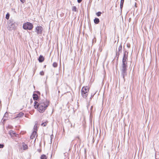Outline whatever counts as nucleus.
I'll list each match as a JSON object with an SVG mask.
<instances>
[{"label":"nucleus","mask_w":159,"mask_h":159,"mask_svg":"<svg viewBox=\"0 0 159 159\" xmlns=\"http://www.w3.org/2000/svg\"><path fill=\"white\" fill-rule=\"evenodd\" d=\"M127 54H126L125 52L122 59V64L120 68L121 75L124 80H125V76L127 75V70L128 66L127 65Z\"/></svg>","instance_id":"obj_1"},{"label":"nucleus","mask_w":159,"mask_h":159,"mask_svg":"<svg viewBox=\"0 0 159 159\" xmlns=\"http://www.w3.org/2000/svg\"><path fill=\"white\" fill-rule=\"evenodd\" d=\"M34 107L35 108H38V111L40 112H43L48 105V101H46L38 103L35 101L34 102Z\"/></svg>","instance_id":"obj_2"},{"label":"nucleus","mask_w":159,"mask_h":159,"mask_svg":"<svg viewBox=\"0 0 159 159\" xmlns=\"http://www.w3.org/2000/svg\"><path fill=\"white\" fill-rule=\"evenodd\" d=\"M17 24L12 20H10L8 22L7 29L9 30H11L15 29Z\"/></svg>","instance_id":"obj_3"},{"label":"nucleus","mask_w":159,"mask_h":159,"mask_svg":"<svg viewBox=\"0 0 159 159\" xmlns=\"http://www.w3.org/2000/svg\"><path fill=\"white\" fill-rule=\"evenodd\" d=\"M89 91V88L87 86L83 87L81 91V93L82 97L86 98L88 95V92Z\"/></svg>","instance_id":"obj_4"},{"label":"nucleus","mask_w":159,"mask_h":159,"mask_svg":"<svg viewBox=\"0 0 159 159\" xmlns=\"http://www.w3.org/2000/svg\"><path fill=\"white\" fill-rule=\"evenodd\" d=\"M23 28L24 30H30L33 28V25L30 22H27L23 24Z\"/></svg>","instance_id":"obj_5"},{"label":"nucleus","mask_w":159,"mask_h":159,"mask_svg":"<svg viewBox=\"0 0 159 159\" xmlns=\"http://www.w3.org/2000/svg\"><path fill=\"white\" fill-rule=\"evenodd\" d=\"M43 30V27L40 26H37L35 28V31L38 34H41Z\"/></svg>","instance_id":"obj_6"},{"label":"nucleus","mask_w":159,"mask_h":159,"mask_svg":"<svg viewBox=\"0 0 159 159\" xmlns=\"http://www.w3.org/2000/svg\"><path fill=\"white\" fill-rule=\"evenodd\" d=\"M36 132L35 130L32 133L30 137V138L31 139H33L34 138H35V136H36V137H37V135L36 136Z\"/></svg>","instance_id":"obj_7"},{"label":"nucleus","mask_w":159,"mask_h":159,"mask_svg":"<svg viewBox=\"0 0 159 159\" xmlns=\"http://www.w3.org/2000/svg\"><path fill=\"white\" fill-rule=\"evenodd\" d=\"M121 50H122V46L121 45H120L118 48L117 51H117L116 55H118V56H119V52L120 51H121Z\"/></svg>","instance_id":"obj_8"},{"label":"nucleus","mask_w":159,"mask_h":159,"mask_svg":"<svg viewBox=\"0 0 159 159\" xmlns=\"http://www.w3.org/2000/svg\"><path fill=\"white\" fill-rule=\"evenodd\" d=\"M38 60L39 62H42L44 61V59L43 56L40 55L39 57Z\"/></svg>","instance_id":"obj_9"},{"label":"nucleus","mask_w":159,"mask_h":159,"mask_svg":"<svg viewBox=\"0 0 159 159\" xmlns=\"http://www.w3.org/2000/svg\"><path fill=\"white\" fill-rule=\"evenodd\" d=\"M24 115V113H23V112H20L15 117V118H16L17 117H21L23 116Z\"/></svg>","instance_id":"obj_10"},{"label":"nucleus","mask_w":159,"mask_h":159,"mask_svg":"<svg viewBox=\"0 0 159 159\" xmlns=\"http://www.w3.org/2000/svg\"><path fill=\"white\" fill-rule=\"evenodd\" d=\"M33 98L34 100H37L38 99V96L36 94H34L33 95Z\"/></svg>","instance_id":"obj_11"},{"label":"nucleus","mask_w":159,"mask_h":159,"mask_svg":"<svg viewBox=\"0 0 159 159\" xmlns=\"http://www.w3.org/2000/svg\"><path fill=\"white\" fill-rule=\"evenodd\" d=\"M8 116V113L7 112H6L3 118V121L7 120V117Z\"/></svg>","instance_id":"obj_12"},{"label":"nucleus","mask_w":159,"mask_h":159,"mask_svg":"<svg viewBox=\"0 0 159 159\" xmlns=\"http://www.w3.org/2000/svg\"><path fill=\"white\" fill-rule=\"evenodd\" d=\"M124 0H121L120 2V8L122 10V9L123 7V3L124 2Z\"/></svg>","instance_id":"obj_13"},{"label":"nucleus","mask_w":159,"mask_h":159,"mask_svg":"<svg viewBox=\"0 0 159 159\" xmlns=\"http://www.w3.org/2000/svg\"><path fill=\"white\" fill-rule=\"evenodd\" d=\"M94 22L95 24H98L99 23V19H98V18H95L94 19Z\"/></svg>","instance_id":"obj_14"},{"label":"nucleus","mask_w":159,"mask_h":159,"mask_svg":"<svg viewBox=\"0 0 159 159\" xmlns=\"http://www.w3.org/2000/svg\"><path fill=\"white\" fill-rule=\"evenodd\" d=\"M23 147L24 150L28 148V147L27 145L24 143L23 144Z\"/></svg>","instance_id":"obj_15"},{"label":"nucleus","mask_w":159,"mask_h":159,"mask_svg":"<svg viewBox=\"0 0 159 159\" xmlns=\"http://www.w3.org/2000/svg\"><path fill=\"white\" fill-rule=\"evenodd\" d=\"M72 11H77V8H76V7L75 6H73L72 7Z\"/></svg>","instance_id":"obj_16"},{"label":"nucleus","mask_w":159,"mask_h":159,"mask_svg":"<svg viewBox=\"0 0 159 159\" xmlns=\"http://www.w3.org/2000/svg\"><path fill=\"white\" fill-rule=\"evenodd\" d=\"M52 66L54 67H56L57 66V63L56 62H54L53 63Z\"/></svg>","instance_id":"obj_17"},{"label":"nucleus","mask_w":159,"mask_h":159,"mask_svg":"<svg viewBox=\"0 0 159 159\" xmlns=\"http://www.w3.org/2000/svg\"><path fill=\"white\" fill-rule=\"evenodd\" d=\"M41 159H47L46 156L44 155H42L41 157Z\"/></svg>","instance_id":"obj_18"},{"label":"nucleus","mask_w":159,"mask_h":159,"mask_svg":"<svg viewBox=\"0 0 159 159\" xmlns=\"http://www.w3.org/2000/svg\"><path fill=\"white\" fill-rule=\"evenodd\" d=\"M102 14V13L101 12L98 11L96 13V15H97L98 16H100L101 15V14Z\"/></svg>","instance_id":"obj_19"},{"label":"nucleus","mask_w":159,"mask_h":159,"mask_svg":"<svg viewBox=\"0 0 159 159\" xmlns=\"http://www.w3.org/2000/svg\"><path fill=\"white\" fill-rule=\"evenodd\" d=\"M10 15L8 13H7L6 16V18L7 19H8L9 18Z\"/></svg>","instance_id":"obj_20"},{"label":"nucleus","mask_w":159,"mask_h":159,"mask_svg":"<svg viewBox=\"0 0 159 159\" xmlns=\"http://www.w3.org/2000/svg\"><path fill=\"white\" fill-rule=\"evenodd\" d=\"M9 134H10L11 135V134H15V133L13 131L11 130L10 131Z\"/></svg>","instance_id":"obj_21"},{"label":"nucleus","mask_w":159,"mask_h":159,"mask_svg":"<svg viewBox=\"0 0 159 159\" xmlns=\"http://www.w3.org/2000/svg\"><path fill=\"white\" fill-rule=\"evenodd\" d=\"M47 123L46 122L43 123L41 125L43 126H46V125H47Z\"/></svg>","instance_id":"obj_22"},{"label":"nucleus","mask_w":159,"mask_h":159,"mask_svg":"<svg viewBox=\"0 0 159 159\" xmlns=\"http://www.w3.org/2000/svg\"><path fill=\"white\" fill-rule=\"evenodd\" d=\"M4 147V145L3 144H0V148H3Z\"/></svg>","instance_id":"obj_23"},{"label":"nucleus","mask_w":159,"mask_h":159,"mask_svg":"<svg viewBox=\"0 0 159 159\" xmlns=\"http://www.w3.org/2000/svg\"><path fill=\"white\" fill-rule=\"evenodd\" d=\"M44 72L43 71H41L40 73V74L42 75H44Z\"/></svg>","instance_id":"obj_24"},{"label":"nucleus","mask_w":159,"mask_h":159,"mask_svg":"<svg viewBox=\"0 0 159 159\" xmlns=\"http://www.w3.org/2000/svg\"><path fill=\"white\" fill-rule=\"evenodd\" d=\"M20 1L22 3H24L25 0H20Z\"/></svg>","instance_id":"obj_25"},{"label":"nucleus","mask_w":159,"mask_h":159,"mask_svg":"<svg viewBox=\"0 0 159 159\" xmlns=\"http://www.w3.org/2000/svg\"><path fill=\"white\" fill-rule=\"evenodd\" d=\"M82 0H77V2L79 3H80L81 2Z\"/></svg>","instance_id":"obj_26"},{"label":"nucleus","mask_w":159,"mask_h":159,"mask_svg":"<svg viewBox=\"0 0 159 159\" xmlns=\"http://www.w3.org/2000/svg\"><path fill=\"white\" fill-rule=\"evenodd\" d=\"M95 93H94L93 94V95H91V97H93V96H94V95L95 94Z\"/></svg>","instance_id":"obj_27"},{"label":"nucleus","mask_w":159,"mask_h":159,"mask_svg":"<svg viewBox=\"0 0 159 159\" xmlns=\"http://www.w3.org/2000/svg\"><path fill=\"white\" fill-rule=\"evenodd\" d=\"M92 108H93V106H92L91 107V109Z\"/></svg>","instance_id":"obj_28"},{"label":"nucleus","mask_w":159,"mask_h":159,"mask_svg":"<svg viewBox=\"0 0 159 159\" xmlns=\"http://www.w3.org/2000/svg\"><path fill=\"white\" fill-rule=\"evenodd\" d=\"M25 117H27V116H26V115H25Z\"/></svg>","instance_id":"obj_29"},{"label":"nucleus","mask_w":159,"mask_h":159,"mask_svg":"<svg viewBox=\"0 0 159 159\" xmlns=\"http://www.w3.org/2000/svg\"><path fill=\"white\" fill-rule=\"evenodd\" d=\"M127 47H129V46H128V45H127Z\"/></svg>","instance_id":"obj_30"}]
</instances>
